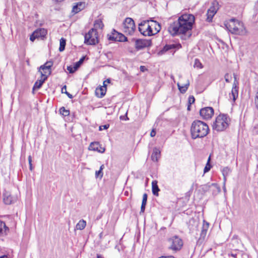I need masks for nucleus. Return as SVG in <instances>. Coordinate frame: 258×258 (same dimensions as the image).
<instances>
[{
    "label": "nucleus",
    "mask_w": 258,
    "mask_h": 258,
    "mask_svg": "<svg viewBox=\"0 0 258 258\" xmlns=\"http://www.w3.org/2000/svg\"><path fill=\"white\" fill-rule=\"evenodd\" d=\"M35 33H37V37L38 38H44L46 34H47V31L44 28H40L36 30H35Z\"/></svg>",
    "instance_id": "aec40b11"
},
{
    "label": "nucleus",
    "mask_w": 258,
    "mask_h": 258,
    "mask_svg": "<svg viewBox=\"0 0 258 258\" xmlns=\"http://www.w3.org/2000/svg\"><path fill=\"white\" fill-rule=\"evenodd\" d=\"M28 161H29V169L31 171H32L33 170V166L32 164V157L30 155L28 157Z\"/></svg>",
    "instance_id": "ea45409f"
},
{
    "label": "nucleus",
    "mask_w": 258,
    "mask_h": 258,
    "mask_svg": "<svg viewBox=\"0 0 258 258\" xmlns=\"http://www.w3.org/2000/svg\"><path fill=\"white\" fill-rule=\"evenodd\" d=\"M84 7V3H79L77 5L74 6L73 8L72 11L73 12L75 13H78L81 10L83 9Z\"/></svg>",
    "instance_id": "bb28decb"
},
{
    "label": "nucleus",
    "mask_w": 258,
    "mask_h": 258,
    "mask_svg": "<svg viewBox=\"0 0 258 258\" xmlns=\"http://www.w3.org/2000/svg\"><path fill=\"white\" fill-rule=\"evenodd\" d=\"M52 61H47L44 64L39 68V71L40 72L41 78L46 77V79L51 73V68L52 66Z\"/></svg>",
    "instance_id": "9b49d317"
},
{
    "label": "nucleus",
    "mask_w": 258,
    "mask_h": 258,
    "mask_svg": "<svg viewBox=\"0 0 258 258\" xmlns=\"http://www.w3.org/2000/svg\"><path fill=\"white\" fill-rule=\"evenodd\" d=\"M109 127V124H105V125H100L99 126V131H102L103 130H106L107 128H108V127Z\"/></svg>",
    "instance_id": "79ce46f5"
},
{
    "label": "nucleus",
    "mask_w": 258,
    "mask_h": 258,
    "mask_svg": "<svg viewBox=\"0 0 258 258\" xmlns=\"http://www.w3.org/2000/svg\"><path fill=\"white\" fill-rule=\"evenodd\" d=\"M107 82L108 83H110V80L109 79H107L106 81H104L103 82V86H106V85L105 84V83Z\"/></svg>",
    "instance_id": "09e8293b"
},
{
    "label": "nucleus",
    "mask_w": 258,
    "mask_h": 258,
    "mask_svg": "<svg viewBox=\"0 0 258 258\" xmlns=\"http://www.w3.org/2000/svg\"><path fill=\"white\" fill-rule=\"evenodd\" d=\"M106 92V87L103 86L97 88L95 90V95L99 98L103 97Z\"/></svg>",
    "instance_id": "6ab92c4d"
},
{
    "label": "nucleus",
    "mask_w": 258,
    "mask_h": 258,
    "mask_svg": "<svg viewBox=\"0 0 258 258\" xmlns=\"http://www.w3.org/2000/svg\"><path fill=\"white\" fill-rule=\"evenodd\" d=\"M200 114L204 119L211 118L214 114V109L212 107H207L200 110Z\"/></svg>",
    "instance_id": "ddd939ff"
},
{
    "label": "nucleus",
    "mask_w": 258,
    "mask_h": 258,
    "mask_svg": "<svg viewBox=\"0 0 258 258\" xmlns=\"http://www.w3.org/2000/svg\"><path fill=\"white\" fill-rule=\"evenodd\" d=\"M60 113L64 116H67L69 115L70 112L69 110H66L64 107H62L59 109Z\"/></svg>",
    "instance_id": "473e14b6"
},
{
    "label": "nucleus",
    "mask_w": 258,
    "mask_h": 258,
    "mask_svg": "<svg viewBox=\"0 0 258 258\" xmlns=\"http://www.w3.org/2000/svg\"><path fill=\"white\" fill-rule=\"evenodd\" d=\"M140 70L142 72H144L145 70H146V69L145 67H144V66H141Z\"/></svg>",
    "instance_id": "de8ad7c7"
},
{
    "label": "nucleus",
    "mask_w": 258,
    "mask_h": 258,
    "mask_svg": "<svg viewBox=\"0 0 258 258\" xmlns=\"http://www.w3.org/2000/svg\"><path fill=\"white\" fill-rule=\"evenodd\" d=\"M234 78V81L233 84L231 92L229 94V98L232 99L233 102H235L238 95V82L237 80L236 76L235 74H233Z\"/></svg>",
    "instance_id": "f8f14e48"
},
{
    "label": "nucleus",
    "mask_w": 258,
    "mask_h": 258,
    "mask_svg": "<svg viewBox=\"0 0 258 258\" xmlns=\"http://www.w3.org/2000/svg\"><path fill=\"white\" fill-rule=\"evenodd\" d=\"M61 92L62 93H66L67 96H68V97L70 99H72L73 98V96L72 94H70L69 92H68L67 91V87L66 86H64L62 88H61Z\"/></svg>",
    "instance_id": "72a5a7b5"
},
{
    "label": "nucleus",
    "mask_w": 258,
    "mask_h": 258,
    "mask_svg": "<svg viewBox=\"0 0 258 258\" xmlns=\"http://www.w3.org/2000/svg\"><path fill=\"white\" fill-rule=\"evenodd\" d=\"M99 148H100V145L98 142H93L91 143L89 147V149L90 150L92 151H96L100 153H104L105 152V148H102V151H100V149H99Z\"/></svg>",
    "instance_id": "a211bd4d"
},
{
    "label": "nucleus",
    "mask_w": 258,
    "mask_h": 258,
    "mask_svg": "<svg viewBox=\"0 0 258 258\" xmlns=\"http://www.w3.org/2000/svg\"><path fill=\"white\" fill-rule=\"evenodd\" d=\"M219 8V7L218 2L216 1L213 2L212 3L211 6L208 10V11L207 13V21L208 22H212L213 17L217 13Z\"/></svg>",
    "instance_id": "9d476101"
},
{
    "label": "nucleus",
    "mask_w": 258,
    "mask_h": 258,
    "mask_svg": "<svg viewBox=\"0 0 258 258\" xmlns=\"http://www.w3.org/2000/svg\"><path fill=\"white\" fill-rule=\"evenodd\" d=\"M9 231V228L6 225L5 222L0 220V235L6 234Z\"/></svg>",
    "instance_id": "412c9836"
},
{
    "label": "nucleus",
    "mask_w": 258,
    "mask_h": 258,
    "mask_svg": "<svg viewBox=\"0 0 258 258\" xmlns=\"http://www.w3.org/2000/svg\"><path fill=\"white\" fill-rule=\"evenodd\" d=\"M86 226V222L84 220H81L77 224L76 229L77 230H82L85 228Z\"/></svg>",
    "instance_id": "cd10ccee"
},
{
    "label": "nucleus",
    "mask_w": 258,
    "mask_h": 258,
    "mask_svg": "<svg viewBox=\"0 0 258 258\" xmlns=\"http://www.w3.org/2000/svg\"><path fill=\"white\" fill-rule=\"evenodd\" d=\"M230 119L226 114H222L218 115L213 125L214 130L221 132L224 131L229 126Z\"/></svg>",
    "instance_id": "20e7f679"
},
{
    "label": "nucleus",
    "mask_w": 258,
    "mask_h": 258,
    "mask_svg": "<svg viewBox=\"0 0 258 258\" xmlns=\"http://www.w3.org/2000/svg\"><path fill=\"white\" fill-rule=\"evenodd\" d=\"M194 21L195 17L193 15H182L177 21L170 24L168 27V32L172 36L181 35V38L186 40L191 35V29Z\"/></svg>",
    "instance_id": "f257e3e1"
},
{
    "label": "nucleus",
    "mask_w": 258,
    "mask_h": 258,
    "mask_svg": "<svg viewBox=\"0 0 258 258\" xmlns=\"http://www.w3.org/2000/svg\"><path fill=\"white\" fill-rule=\"evenodd\" d=\"M223 190L225 192L226 191V187H225V183L224 184V182L223 183Z\"/></svg>",
    "instance_id": "13d9d810"
},
{
    "label": "nucleus",
    "mask_w": 258,
    "mask_h": 258,
    "mask_svg": "<svg viewBox=\"0 0 258 258\" xmlns=\"http://www.w3.org/2000/svg\"><path fill=\"white\" fill-rule=\"evenodd\" d=\"M85 59L84 57H82L78 61L75 63L74 66L77 70L80 67L81 64L83 63Z\"/></svg>",
    "instance_id": "c9c22d12"
},
{
    "label": "nucleus",
    "mask_w": 258,
    "mask_h": 258,
    "mask_svg": "<svg viewBox=\"0 0 258 258\" xmlns=\"http://www.w3.org/2000/svg\"><path fill=\"white\" fill-rule=\"evenodd\" d=\"M195 101V99L194 97V96H191L189 97V98H188V102H189V104H191L194 103Z\"/></svg>",
    "instance_id": "37998d69"
},
{
    "label": "nucleus",
    "mask_w": 258,
    "mask_h": 258,
    "mask_svg": "<svg viewBox=\"0 0 258 258\" xmlns=\"http://www.w3.org/2000/svg\"><path fill=\"white\" fill-rule=\"evenodd\" d=\"M99 42L98 32L96 29L92 28L85 36L84 43L88 45H95Z\"/></svg>",
    "instance_id": "39448f33"
},
{
    "label": "nucleus",
    "mask_w": 258,
    "mask_h": 258,
    "mask_svg": "<svg viewBox=\"0 0 258 258\" xmlns=\"http://www.w3.org/2000/svg\"><path fill=\"white\" fill-rule=\"evenodd\" d=\"M160 151L159 149L155 148L153 150V153L151 155L152 160L153 161L157 162L160 157Z\"/></svg>",
    "instance_id": "5701e85b"
},
{
    "label": "nucleus",
    "mask_w": 258,
    "mask_h": 258,
    "mask_svg": "<svg viewBox=\"0 0 258 258\" xmlns=\"http://www.w3.org/2000/svg\"><path fill=\"white\" fill-rule=\"evenodd\" d=\"M152 189L153 194L156 196H158V191L160 190V189L158 187L157 185V181L154 180L152 182Z\"/></svg>",
    "instance_id": "b1692460"
},
{
    "label": "nucleus",
    "mask_w": 258,
    "mask_h": 258,
    "mask_svg": "<svg viewBox=\"0 0 258 258\" xmlns=\"http://www.w3.org/2000/svg\"><path fill=\"white\" fill-rule=\"evenodd\" d=\"M210 161V157H209L206 166L205 167L204 170V173H206V172H208L211 168V166L210 165V164L209 163Z\"/></svg>",
    "instance_id": "f704fd0d"
},
{
    "label": "nucleus",
    "mask_w": 258,
    "mask_h": 258,
    "mask_svg": "<svg viewBox=\"0 0 258 258\" xmlns=\"http://www.w3.org/2000/svg\"><path fill=\"white\" fill-rule=\"evenodd\" d=\"M189 85V81H188V80L187 81L186 83H185V84L182 85H181L180 83H177V86H178V89L180 91V92L182 93H184L186 91Z\"/></svg>",
    "instance_id": "393cba45"
},
{
    "label": "nucleus",
    "mask_w": 258,
    "mask_h": 258,
    "mask_svg": "<svg viewBox=\"0 0 258 258\" xmlns=\"http://www.w3.org/2000/svg\"><path fill=\"white\" fill-rule=\"evenodd\" d=\"M46 80V77H44L42 78L40 80H37L34 84L33 90L34 91L35 89L38 90L40 89Z\"/></svg>",
    "instance_id": "4be33fe9"
},
{
    "label": "nucleus",
    "mask_w": 258,
    "mask_h": 258,
    "mask_svg": "<svg viewBox=\"0 0 258 258\" xmlns=\"http://www.w3.org/2000/svg\"><path fill=\"white\" fill-rule=\"evenodd\" d=\"M212 187L216 188V191L214 192L216 194H218L221 191L220 187L217 183L206 184L202 185L201 187L202 191L204 192L209 191Z\"/></svg>",
    "instance_id": "dca6fc26"
},
{
    "label": "nucleus",
    "mask_w": 258,
    "mask_h": 258,
    "mask_svg": "<svg viewBox=\"0 0 258 258\" xmlns=\"http://www.w3.org/2000/svg\"><path fill=\"white\" fill-rule=\"evenodd\" d=\"M210 190H211L213 192V194H216V193H215L214 192L215 191H216V188H215V187H212Z\"/></svg>",
    "instance_id": "8fccbe9b"
},
{
    "label": "nucleus",
    "mask_w": 258,
    "mask_h": 258,
    "mask_svg": "<svg viewBox=\"0 0 258 258\" xmlns=\"http://www.w3.org/2000/svg\"><path fill=\"white\" fill-rule=\"evenodd\" d=\"M108 39L110 41L125 42L127 41V38L122 34L113 29L110 34L107 35Z\"/></svg>",
    "instance_id": "1a4fd4ad"
},
{
    "label": "nucleus",
    "mask_w": 258,
    "mask_h": 258,
    "mask_svg": "<svg viewBox=\"0 0 258 258\" xmlns=\"http://www.w3.org/2000/svg\"><path fill=\"white\" fill-rule=\"evenodd\" d=\"M230 171H231V170H230V168H229L227 167H224L222 169V174H223V175L224 176L223 180L224 181V183L226 182V176L227 175H228V174H229Z\"/></svg>",
    "instance_id": "c85d7f7f"
},
{
    "label": "nucleus",
    "mask_w": 258,
    "mask_h": 258,
    "mask_svg": "<svg viewBox=\"0 0 258 258\" xmlns=\"http://www.w3.org/2000/svg\"><path fill=\"white\" fill-rule=\"evenodd\" d=\"M155 135H156V132L154 129H153L150 133V136H151V137H153Z\"/></svg>",
    "instance_id": "49530a36"
},
{
    "label": "nucleus",
    "mask_w": 258,
    "mask_h": 258,
    "mask_svg": "<svg viewBox=\"0 0 258 258\" xmlns=\"http://www.w3.org/2000/svg\"><path fill=\"white\" fill-rule=\"evenodd\" d=\"M0 258H8V257L7 255H3L2 256H0Z\"/></svg>",
    "instance_id": "603ef678"
},
{
    "label": "nucleus",
    "mask_w": 258,
    "mask_h": 258,
    "mask_svg": "<svg viewBox=\"0 0 258 258\" xmlns=\"http://www.w3.org/2000/svg\"><path fill=\"white\" fill-rule=\"evenodd\" d=\"M104 165H102L100 166V169H99V170H101V171H102V170H103V168H104Z\"/></svg>",
    "instance_id": "864d4df0"
},
{
    "label": "nucleus",
    "mask_w": 258,
    "mask_h": 258,
    "mask_svg": "<svg viewBox=\"0 0 258 258\" xmlns=\"http://www.w3.org/2000/svg\"><path fill=\"white\" fill-rule=\"evenodd\" d=\"M224 77H225V81L226 82H227V83L230 82L229 78H231V76H230L228 74H226L225 75Z\"/></svg>",
    "instance_id": "c03bdc74"
},
{
    "label": "nucleus",
    "mask_w": 258,
    "mask_h": 258,
    "mask_svg": "<svg viewBox=\"0 0 258 258\" xmlns=\"http://www.w3.org/2000/svg\"><path fill=\"white\" fill-rule=\"evenodd\" d=\"M16 196H13L9 192L5 191L3 194V201L5 204L10 205L14 203L17 200Z\"/></svg>",
    "instance_id": "2eb2a0df"
},
{
    "label": "nucleus",
    "mask_w": 258,
    "mask_h": 258,
    "mask_svg": "<svg viewBox=\"0 0 258 258\" xmlns=\"http://www.w3.org/2000/svg\"><path fill=\"white\" fill-rule=\"evenodd\" d=\"M100 148L101 149L100 151H102V148L101 147Z\"/></svg>",
    "instance_id": "bf43d9fd"
},
{
    "label": "nucleus",
    "mask_w": 258,
    "mask_h": 258,
    "mask_svg": "<svg viewBox=\"0 0 258 258\" xmlns=\"http://www.w3.org/2000/svg\"><path fill=\"white\" fill-rule=\"evenodd\" d=\"M135 48L137 50L142 49L145 47L150 46L151 45L150 40L146 39H135Z\"/></svg>",
    "instance_id": "4468645a"
},
{
    "label": "nucleus",
    "mask_w": 258,
    "mask_h": 258,
    "mask_svg": "<svg viewBox=\"0 0 258 258\" xmlns=\"http://www.w3.org/2000/svg\"><path fill=\"white\" fill-rule=\"evenodd\" d=\"M97 258H104V257L100 254H97Z\"/></svg>",
    "instance_id": "3c124183"
},
{
    "label": "nucleus",
    "mask_w": 258,
    "mask_h": 258,
    "mask_svg": "<svg viewBox=\"0 0 258 258\" xmlns=\"http://www.w3.org/2000/svg\"><path fill=\"white\" fill-rule=\"evenodd\" d=\"M227 30L232 34L241 35L243 33L244 28L243 24L240 21L235 19H231L225 23Z\"/></svg>",
    "instance_id": "7ed1b4c3"
},
{
    "label": "nucleus",
    "mask_w": 258,
    "mask_h": 258,
    "mask_svg": "<svg viewBox=\"0 0 258 258\" xmlns=\"http://www.w3.org/2000/svg\"><path fill=\"white\" fill-rule=\"evenodd\" d=\"M202 234H206V230H203L202 232Z\"/></svg>",
    "instance_id": "6e6d98bb"
},
{
    "label": "nucleus",
    "mask_w": 258,
    "mask_h": 258,
    "mask_svg": "<svg viewBox=\"0 0 258 258\" xmlns=\"http://www.w3.org/2000/svg\"><path fill=\"white\" fill-rule=\"evenodd\" d=\"M103 174L102 171L100 170L98 171H96L95 172V176L96 177H100L101 178L103 176Z\"/></svg>",
    "instance_id": "a19ab883"
},
{
    "label": "nucleus",
    "mask_w": 258,
    "mask_h": 258,
    "mask_svg": "<svg viewBox=\"0 0 258 258\" xmlns=\"http://www.w3.org/2000/svg\"><path fill=\"white\" fill-rule=\"evenodd\" d=\"M53 1H55L56 3H59V2H61L63 0H53Z\"/></svg>",
    "instance_id": "4d7b16f0"
},
{
    "label": "nucleus",
    "mask_w": 258,
    "mask_h": 258,
    "mask_svg": "<svg viewBox=\"0 0 258 258\" xmlns=\"http://www.w3.org/2000/svg\"><path fill=\"white\" fill-rule=\"evenodd\" d=\"M208 124L199 120H196L192 122L190 127L191 137L192 139L203 138L206 137L209 132Z\"/></svg>",
    "instance_id": "f03ea898"
},
{
    "label": "nucleus",
    "mask_w": 258,
    "mask_h": 258,
    "mask_svg": "<svg viewBox=\"0 0 258 258\" xmlns=\"http://www.w3.org/2000/svg\"><path fill=\"white\" fill-rule=\"evenodd\" d=\"M67 70L70 73H74L75 71L77 70L75 67L74 66L72 67V66H68L67 67Z\"/></svg>",
    "instance_id": "4c0bfd02"
},
{
    "label": "nucleus",
    "mask_w": 258,
    "mask_h": 258,
    "mask_svg": "<svg viewBox=\"0 0 258 258\" xmlns=\"http://www.w3.org/2000/svg\"><path fill=\"white\" fill-rule=\"evenodd\" d=\"M36 33H35V32H33V33L31 35L30 37V40L31 41L33 42V41L35 40V39L36 38H38L37 37V34H36Z\"/></svg>",
    "instance_id": "58836bf2"
},
{
    "label": "nucleus",
    "mask_w": 258,
    "mask_h": 258,
    "mask_svg": "<svg viewBox=\"0 0 258 258\" xmlns=\"http://www.w3.org/2000/svg\"><path fill=\"white\" fill-rule=\"evenodd\" d=\"M194 68H197L198 69H201L203 68V65L198 58L195 59L194 61Z\"/></svg>",
    "instance_id": "2f4dec72"
},
{
    "label": "nucleus",
    "mask_w": 258,
    "mask_h": 258,
    "mask_svg": "<svg viewBox=\"0 0 258 258\" xmlns=\"http://www.w3.org/2000/svg\"><path fill=\"white\" fill-rule=\"evenodd\" d=\"M103 237V232H101L99 234V238L101 239Z\"/></svg>",
    "instance_id": "5fc2aeb1"
},
{
    "label": "nucleus",
    "mask_w": 258,
    "mask_h": 258,
    "mask_svg": "<svg viewBox=\"0 0 258 258\" xmlns=\"http://www.w3.org/2000/svg\"><path fill=\"white\" fill-rule=\"evenodd\" d=\"M174 48H175L174 44L166 45L163 48V50L166 51L168 50H170V49H173Z\"/></svg>",
    "instance_id": "e433bc0d"
},
{
    "label": "nucleus",
    "mask_w": 258,
    "mask_h": 258,
    "mask_svg": "<svg viewBox=\"0 0 258 258\" xmlns=\"http://www.w3.org/2000/svg\"><path fill=\"white\" fill-rule=\"evenodd\" d=\"M66 44V40L64 38H61L60 39V45L59 47V51H62L64 50L65 46Z\"/></svg>",
    "instance_id": "c756f323"
},
{
    "label": "nucleus",
    "mask_w": 258,
    "mask_h": 258,
    "mask_svg": "<svg viewBox=\"0 0 258 258\" xmlns=\"http://www.w3.org/2000/svg\"><path fill=\"white\" fill-rule=\"evenodd\" d=\"M123 26L124 31L130 34L134 33L136 29L134 21L131 18H127L125 19L123 23Z\"/></svg>",
    "instance_id": "6e6552de"
},
{
    "label": "nucleus",
    "mask_w": 258,
    "mask_h": 258,
    "mask_svg": "<svg viewBox=\"0 0 258 258\" xmlns=\"http://www.w3.org/2000/svg\"><path fill=\"white\" fill-rule=\"evenodd\" d=\"M169 248L174 251L180 250L183 246V241L177 236H173L167 240Z\"/></svg>",
    "instance_id": "423d86ee"
},
{
    "label": "nucleus",
    "mask_w": 258,
    "mask_h": 258,
    "mask_svg": "<svg viewBox=\"0 0 258 258\" xmlns=\"http://www.w3.org/2000/svg\"><path fill=\"white\" fill-rule=\"evenodd\" d=\"M255 103L256 107L258 108V91L256 92L255 98Z\"/></svg>",
    "instance_id": "a18cd8bd"
},
{
    "label": "nucleus",
    "mask_w": 258,
    "mask_h": 258,
    "mask_svg": "<svg viewBox=\"0 0 258 258\" xmlns=\"http://www.w3.org/2000/svg\"><path fill=\"white\" fill-rule=\"evenodd\" d=\"M94 26L95 28V29L97 30V28L102 29L104 25L102 21L98 19L95 21Z\"/></svg>",
    "instance_id": "7c9ffc66"
},
{
    "label": "nucleus",
    "mask_w": 258,
    "mask_h": 258,
    "mask_svg": "<svg viewBox=\"0 0 258 258\" xmlns=\"http://www.w3.org/2000/svg\"><path fill=\"white\" fill-rule=\"evenodd\" d=\"M150 25L153 32V35L157 34L161 29L160 25L155 21H150Z\"/></svg>",
    "instance_id": "f3484780"
},
{
    "label": "nucleus",
    "mask_w": 258,
    "mask_h": 258,
    "mask_svg": "<svg viewBox=\"0 0 258 258\" xmlns=\"http://www.w3.org/2000/svg\"><path fill=\"white\" fill-rule=\"evenodd\" d=\"M139 31L144 36H152L153 32L150 25V21H144L139 25Z\"/></svg>",
    "instance_id": "0eeeda50"
},
{
    "label": "nucleus",
    "mask_w": 258,
    "mask_h": 258,
    "mask_svg": "<svg viewBox=\"0 0 258 258\" xmlns=\"http://www.w3.org/2000/svg\"><path fill=\"white\" fill-rule=\"evenodd\" d=\"M147 197H148L147 194L146 193H145L143 196L142 203V205H141V212H140L141 213H144L145 211V206H146L147 201Z\"/></svg>",
    "instance_id": "a878e982"
}]
</instances>
